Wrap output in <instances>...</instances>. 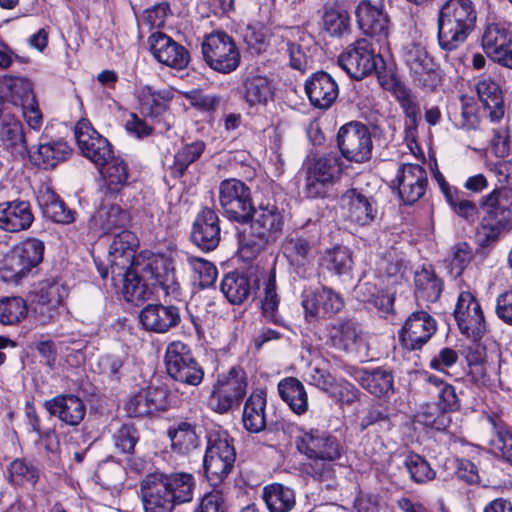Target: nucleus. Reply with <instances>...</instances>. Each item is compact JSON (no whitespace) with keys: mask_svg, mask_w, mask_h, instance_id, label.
<instances>
[{"mask_svg":"<svg viewBox=\"0 0 512 512\" xmlns=\"http://www.w3.org/2000/svg\"><path fill=\"white\" fill-rule=\"evenodd\" d=\"M337 143L341 157L348 161L363 163L371 157L373 147L371 134L364 124L350 122L343 125L338 131Z\"/></svg>","mask_w":512,"mask_h":512,"instance_id":"ddd939ff","label":"nucleus"},{"mask_svg":"<svg viewBox=\"0 0 512 512\" xmlns=\"http://www.w3.org/2000/svg\"><path fill=\"white\" fill-rule=\"evenodd\" d=\"M137 246L138 239L133 232L123 229L115 233L109 247L112 274L116 273V269H126L129 266L135 257V248Z\"/></svg>","mask_w":512,"mask_h":512,"instance_id":"f704fd0d","label":"nucleus"},{"mask_svg":"<svg viewBox=\"0 0 512 512\" xmlns=\"http://www.w3.org/2000/svg\"><path fill=\"white\" fill-rule=\"evenodd\" d=\"M382 61L367 38L351 43L338 57L339 65L355 79H363L370 75Z\"/></svg>","mask_w":512,"mask_h":512,"instance_id":"f8f14e48","label":"nucleus"},{"mask_svg":"<svg viewBox=\"0 0 512 512\" xmlns=\"http://www.w3.org/2000/svg\"><path fill=\"white\" fill-rule=\"evenodd\" d=\"M191 239L203 251H212L219 245L221 229L219 217L214 210L204 208L197 215L193 223Z\"/></svg>","mask_w":512,"mask_h":512,"instance_id":"5701e85b","label":"nucleus"},{"mask_svg":"<svg viewBox=\"0 0 512 512\" xmlns=\"http://www.w3.org/2000/svg\"><path fill=\"white\" fill-rule=\"evenodd\" d=\"M131 271H137V274L145 281H151V285L159 287L164 291L166 295H173L177 297L179 295V284L174 279H166L161 281L158 279L152 262L148 259L144 260L142 256L134 257L128 266Z\"/></svg>","mask_w":512,"mask_h":512,"instance_id":"09e8293b","label":"nucleus"},{"mask_svg":"<svg viewBox=\"0 0 512 512\" xmlns=\"http://www.w3.org/2000/svg\"><path fill=\"white\" fill-rule=\"evenodd\" d=\"M272 95L271 84L267 77L251 75L244 82V97L250 105L266 103Z\"/></svg>","mask_w":512,"mask_h":512,"instance_id":"bf43d9fd","label":"nucleus"},{"mask_svg":"<svg viewBox=\"0 0 512 512\" xmlns=\"http://www.w3.org/2000/svg\"><path fill=\"white\" fill-rule=\"evenodd\" d=\"M202 54L209 67L220 73H230L240 64L236 43L225 32L207 35L202 42Z\"/></svg>","mask_w":512,"mask_h":512,"instance_id":"6e6552de","label":"nucleus"},{"mask_svg":"<svg viewBox=\"0 0 512 512\" xmlns=\"http://www.w3.org/2000/svg\"><path fill=\"white\" fill-rule=\"evenodd\" d=\"M266 393L257 390L251 393L244 404L242 422L250 433H259L266 427Z\"/></svg>","mask_w":512,"mask_h":512,"instance_id":"ea45409f","label":"nucleus"},{"mask_svg":"<svg viewBox=\"0 0 512 512\" xmlns=\"http://www.w3.org/2000/svg\"><path fill=\"white\" fill-rule=\"evenodd\" d=\"M39 478L38 469L24 459H15L8 468V479L14 485L32 484Z\"/></svg>","mask_w":512,"mask_h":512,"instance_id":"0e129e2a","label":"nucleus"},{"mask_svg":"<svg viewBox=\"0 0 512 512\" xmlns=\"http://www.w3.org/2000/svg\"><path fill=\"white\" fill-rule=\"evenodd\" d=\"M44 243L31 238L11 249L0 261V273L5 282L18 283L43 259Z\"/></svg>","mask_w":512,"mask_h":512,"instance_id":"39448f33","label":"nucleus"},{"mask_svg":"<svg viewBox=\"0 0 512 512\" xmlns=\"http://www.w3.org/2000/svg\"><path fill=\"white\" fill-rule=\"evenodd\" d=\"M44 406L51 416L70 426H78L86 414L83 400L72 394L58 395L47 400Z\"/></svg>","mask_w":512,"mask_h":512,"instance_id":"cd10ccee","label":"nucleus"},{"mask_svg":"<svg viewBox=\"0 0 512 512\" xmlns=\"http://www.w3.org/2000/svg\"><path fill=\"white\" fill-rule=\"evenodd\" d=\"M355 379L369 393L376 397H385L393 393V376L391 372L376 368L373 370H358Z\"/></svg>","mask_w":512,"mask_h":512,"instance_id":"a19ab883","label":"nucleus"},{"mask_svg":"<svg viewBox=\"0 0 512 512\" xmlns=\"http://www.w3.org/2000/svg\"><path fill=\"white\" fill-rule=\"evenodd\" d=\"M28 307L21 297H6L0 299V323L15 325L26 318Z\"/></svg>","mask_w":512,"mask_h":512,"instance_id":"052dcab7","label":"nucleus"},{"mask_svg":"<svg viewBox=\"0 0 512 512\" xmlns=\"http://www.w3.org/2000/svg\"><path fill=\"white\" fill-rule=\"evenodd\" d=\"M481 439L495 455L512 464V434L502 421L488 416Z\"/></svg>","mask_w":512,"mask_h":512,"instance_id":"c85d7f7f","label":"nucleus"},{"mask_svg":"<svg viewBox=\"0 0 512 512\" xmlns=\"http://www.w3.org/2000/svg\"><path fill=\"white\" fill-rule=\"evenodd\" d=\"M218 190L224 215L232 221L248 223L254 210L250 188L243 181L230 178L223 180Z\"/></svg>","mask_w":512,"mask_h":512,"instance_id":"0eeeda50","label":"nucleus"},{"mask_svg":"<svg viewBox=\"0 0 512 512\" xmlns=\"http://www.w3.org/2000/svg\"><path fill=\"white\" fill-rule=\"evenodd\" d=\"M472 259V248L466 242L451 247L447 258V268L453 277H459Z\"/></svg>","mask_w":512,"mask_h":512,"instance_id":"69168bd1","label":"nucleus"},{"mask_svg":"<svg viewBox=\"0 0 512 512\" xmlns=\"http://www.w3.org/2000/svg\"><path fill=\"white\" fill-rule=\"evenodd\" d=\"M399 197L405 204H413L424 194L428 184L427 172L419 164L404 163L394 180Z\"/></svg>","mask_w":512,"mask_h":512,"instance_id":"a211bd4d","label":"nucleus"},{"mask_svg":"<svg viewBox=\"0 0 512 512\" xmlns=\"http://www.w3.org/2000/svg\"><path fill=\"white\" fill-rule=\"evenodd\" d=\"M281 398L289 405L291 410L302 415L308 408V397L303 384L294 377L283 379L278 384Z\"/></svg>","mask_w":512,"mask_h":512,"instance_id":"49530a36","label":"nucleus"},{"mask_svg":"<svg viewBox=\"0 0 512 512\" xmlns=\"http://www.w3.org/2000/svg\"><path fill=\"white\" fill-rule=\"evenodd\" d=\"M43 214L56 223L68 224L74 221L73 212L59 197L50 191H44L39 197Z\"/></svg>","mask_w":512,"mask_h":512,"instance_id":"3c124183","label":"nucleus"},{"mask_svg":"<svg viewBox=\"0 0 512 512\" xmlns=\"http://www.w3.org/2000/svg\"><path fill=\"white\" fill-rule=\"evenodd\" d=\"M295 445L308 460L303 464L306 475L320 482L334 478V464L345 454L344 445L335 435L319 428H299Z\"/></svg>","mask_w":512,"mask_h":512,"instance_id":"f257e3e1","label":"nucleus"},{"mask_svg":"<svg viewBox=\"0 0 512 512\" xmlns=\"http://www.w3.org/2000/svg\"><path fill=\"white\" fill-rule=\"evenodd\" d=\"M246 392V373L240 368L233 367L227 376L220 379L214 386L208 405L219 414L227 413L239 407Z\"/></svg>","mask_w":512,"mask_h":512,"instance_id":"9b49d317","label":"nucleus"},{"mask_svg":"<svg viewBox=\"0 0 512 512\" xmlns=\"http://www.w3.org/2000/svg\"><path fill=\"white\" fill-rule=\"evenodd\" d=\"M205 148L206 144L201 140L182 146L174 156L172 173L176 177H182L187 168L201 157Z\"/></svg>","mask_w":512,"mask_h":512,"instance_id":"13d9d810","label":"nucleus"},{"mask_svg":"<svg viewBox=\"0 0 512 512\" xmlns=\"http://www.w3.org/2000/svg\"><path fill=\"white\" fill-rule=\"evenodd\" d=\"M251 235L262 244L275 242L282 234L284 216L274 204H260L251 213Z\"/></svg>","mask_w":512,"mask_h":512,"instance_id":"2eb2a0df","label":"nucleus"},{"mask_svg":"<svg viewBox=\"0 0 512 512\" xmlns=\"http://www.w3.org/2000/svg\"><path fill=\"white\" fill-rule=\"evenodd\" d=\"M322 20L324 30L333 37H341L350 31L349 13L338 5L326 6Z\"/></svg>","mask_w":512,"mask_h":512,"instance_id":"603ef678","label":"nucleus"},{"mask_svg":"<svg viewBox=\"0 0 512 512\" xmlns=\"http://www.w3.org/2000/svg\"><path fill=\"white\" fill-rule=\"evenodd\" d=\"M403 59L414 85L428 91H434L440 85L442 76L439 66L423 46L414 43L407 45L403 50Z\"/></svg>","mask_w":512,"mask_h":512,"instance_id":"1a4fd4ad","label":"nucleus"},{"mask_svg":"<svg viewBox=\"0 0 512 512\" xmlns=\"http://www.w3.org/2000/svg\"><path fill=\"white\" fill-rule=\"evenodd\" d=\"M165 365L169 376L192 386L199 385L204 372L193 357L189 346L181 341L171 342L165 352Z\"/></svg>","mask_w":512,"mask_h":512,"instance_id":"9d476101","label":"nucleus"},{"mask_svg":"<svg viewBox=\"0 0 512 512\" xmlns=\"http://www.w3.org/2000/svg\"><path fill=\"white\" fill-rule=\"evenodd\" d=\"M129 223V215L120 206L103 204L90 219V227L102 234L123 230Z\"/></svg>","mask_w":512,"mask_h":512,"instance_id":"4c0bfd02","label":"nucleus"},{"mask_svg":"<svg viewBox=\"0 0 512 512\" xmlns=\"http://www.w3.org/2000/svg\"><path fill=\"white\" fill-rule=\"evenodd\" d=\"M282 253L298 274L305 272V267L312 261V246L308 239L297 234L285 237L281 245Z\"/></svg>","mask_w":512,"mask_h":512,"instance_id":"e433bc0d","label":"nucleus"},{"mask_svg":"<svg viewBox=\"0 0 512 512\" xmlns=\"http://www.w3.org/2000/svg\"><path fill=\"white\" fill-rule=\"evenodd\" d=\"M195 479L190 473L147 476L141 482L144 512H172L176 505L191 502Z\"/></svg>","mask_w":512,"mask_h":512,"instance_id":"f03ea898","label":"nucleus"},{"mask_svg":"<svg viewBox=\"0 0 512 512\" xmlns=\"http://www.w3.org/2000/svg\"><path fill=\"white\" fill-rule=\"evenodd\" d=\"M437 331L436 320L426 311H415L406 319L399 337L410 350L423 347Z\"/></svg>","mask_w":512,"mask_h":512,"instance_id":"f3484780","label":"nucleus"},{"mask_svg":"<svg viewBox=\"0 0 512 512\" xmlns=\"http://www.w3.org/2000/svg\"><path fill=\"white\" fill-rule=\"evenodd\" d=\"M305 92L311 105L319 109H328L337 99L339 88L331 75L319 71L306 80Z\"/></svg>","mask_w":512,"mask_h":512,"instance_id":"393cba45","label":"nucleus"},{"mask_svg":"<svg viewBox=\"0 0 512 512\" xmlns=\"http://www.w3.org/2000/svg\"><path fill=\"white\" fill-rule=\"evenodd\" d=\"M173 98L174 90L169 87L155 90L151 86H144L138 92L141 113L153 119H158L167 112Z\"/></svg>","mask_w":512,"mask_h":512,"instance_id":"72a5a7b5","label":"nucleus"},{"mask_svg":"<svg viewBox=\"0 0 512 512\" xmlns=\"http://www.w3.org/2000/svg\"><path fill=\"white\" fill-rule=\"evenodd\" d=\"M359 28L371 37H377L378 41L385 40L388 36V18L382 7L374 5L369 0L361 1L355 11Z\"/></svg>","mask_w":512,"mask_h":512,"instance_id":"a878e982","label":"nucleus"},{"mask_svg":"<svg viewBox=\"0 0 512 512\" xmlns=\"http://www.w3.org/2000/svg\"><path fill=\"white\" fill-rule=\"evenodd\" d=\"M167 435L171 441L172 450L181 455H188L199 445L195 426L187 421H180L170 426Z\"/></svg>","mask_w":512,"mask_h":512,"instance_id":"37998d69","label":"nucleus"},{"mask_svg":"<svg viewBox=\"0 0 512 512\" xmlns=\"http://www.w3.org/2000/svg\"><path fill=\"white\" fill-rule=\"evenodd\" d=\"M257 285L256 279L239 272L228 273L221 281V291L232 304H242L253 293Z\"/></svg>","mask_w":512,"mask_h":512,"instance_id":"58836bf2","label":"nucleus"},{"mask_svg":"<svg viewBox=\"0 0 512 512\" xmlns=\"http://www.w3.org/2000/svg\"><path fill=\"white\" fill-rule=\"evenodd\" d=\"M341 205L346 217L361 226L372 223L377 215L375 199L356 188L349 189L342 195Z\"/></svg>","mask_w":512,"mask_h":512,"instance_id":"412c9836","label":"nucleus"},{"mask_svg":"<svg viewBox=\"0 0 512 512\" xmlns=\"http://www.w3.org/2000/svg\"><path fill=\"white\" fill-rule=\"evenodd\" d=\"M329 337L334 347L343 351L357 352L363 344L361 329L353 320H339L329 329Z\"/></svg>","mask_w":512,"mask_h":512,"instance_id":"c9c22d12","label":"nucleus"},{"mask_svg":"<svg viewBox=\"0 0 512 512\" xmlns=\"http://www.w3.org/2000/svg\"><path fill=\"white\" fill-rule=\"evenodd\" d=\"M302 306L306 316H327L339 312L344 302L342 297L328 288L305 291L302 296Z\"/></svg>","mask_w":512,"mask_h":512,"instance_id":"bb28decb","label":"nucleus"},{"mask_svg":"<svg viewBox=\"0 0 512 512\" xmlns=\"http://www.w3.org/2000/svg\"><path fill=\"white\" fill-rule=\"evenodd\" d=\"M454 316L459 329L467 336H480L486 331L481 306L470 292L459 294Z\"/></svg>","mask_w":512,"mask_h":512,"instance_id":"6ab92c4d","label":"nucleus"},{"mask_svg":"<svg viewBox=\"0 0 512 512\" xmlns=\"http://www.w3.org/2000/svg\"><path fill=\"white\" fill-rule=\"evenodd\" d=\"M71 151L69 145L64 141L43 143L31 154V159L35 165L49 169L66 160L71 155Z\"/></svg>","mask_w":512,"mask_h":512,"instance_id":"c03bdc74","label":"nucleus"},{"mask_svg":"<svg viewBox=\"0 0 512 512\" xmlns=\"http://www.w3.org/2000/svg\"><path fill=\"white\" fill-rule=\"evenodd\" d=\"M477 12L471 0H447L439 10L438 42L446 51L456 50L475 28Z\"/></svg>","mask_w":512,"mask_h":512,"instance_id":"7ed1b4c3","label":"nucleus"},{"mask_svg":"<svg viewBox=\"0 0 512 512\" xmlns=\"http://www.w3.org/2000/svg\"><path fill=\"white\" fill-rule=\"evenodd\" d=\"M168 405V392L164 387H147L131 396L125 403L130 417H142L165 410Z\"/></svg>","mask_w":512,"mask_h":512,"instance_id":"4be33fe9","label":"nucleus"},{"mask_svg":"<svg viewBox=\"0 0 512 512\" xmlns=\"http://www.w3.org/2000/svg\"><path fill=\"white\" fill-rule=\"evenodd\" d=\"M34 221L28 201L14 200L0 203V229L20 232L28 229Z\"/></svg>","mask_w":512,"mask_h":512,"instance_id":"c756f323","label":"nucleus"},{"mask_svg":"<svg viewBox=\"0 0 512 512\" xmlns=\"http://www.w3.org/2000/svg\"><path fill=\"white\" fill-rule=\"evenodd\" d=\"M206 452L229 460H236L234 439L227 431L222 429L213 430L209 433Z\"/></svg>","mask_w":512,"mask_h":512,"instance_id":"680f3d73","label":"nucleus"},{"mask_svg":"<svg viewBox=\"0 0 512 512\" xmlns=\"http://www.w3.org/2000/svg\"><path fill=\"white\" fill-rule=\"evenodd\" d=\"M481 46L493 62L512 69V30L501 24L487 25L481 38Z\"/></svg>","mask_w":512,"mask_h":512,"instance_id":"dca6fc26","label":"nucleus"},{"mask_svg":"<svg viewBox=\"0 0 512 512\" xmlns=\"http://www.w3.org/2000/svg\"><path fill=\"white\" fill-rule=\"evenodd\" d=\"M393 94L406 117V133L413 136L421 119L420 105L417 97L410 88L401 83L395 85Z\"/></svg>","mask_w":512,"mask_h":512,"instance_id":"79ce46f5","label":"nucleus"},{"mask_svg":"<svg viewBox=\"0 0 512 512\" xmlns=\"http://www.w3.org/2000/svg\"><path fill=\"white\" fill-rule=\"evenodd\" d=\"M189 267L194 273V279L198 280L202 288L210 287L217 278V268L205 259L189 256L187 258Z\"/></svg>","mask_w":512,"mask_h":512,"instance_id":"774afa93","label":"nucleus"},{"mask_svg":"<svg viewBox=\"0 0 512 512\" xmlns=\"http://www.w3.org/2000/svg\"><path fill=\"white\" fill-rule=\"evenodd\" d=\"M149 42L153 56L160 63L176 69H183L188 65V51L169 36L161 32L153 33Z\"/></svg>","mask_w":512,"mask_h":512,"instance_id":"b1692460","label":"nucleus"},{"mask_svg":"<svg viewBox=\"0 0 512 512\" xmlns=\"http://www.w3.org/2000/svg\"><path fill=\"white\" fill-rule=\"evenodd\" d=\"M404 465L411 480L415 483L424 484L432 481L436 477V472L431 468L429 462L418 454L406 456Z\"/></svg>","mask_w":512,"mask_h":512,"instance_id":"e2e57ef3","label":"nucleus"},{"mask_svg":"<svg viewBox=\"0 0 512 512\" xmlns=\"http://www.w3.org/2000/svg\"><path fill=\"white\" fill-rule=\"evenodd\" d=\"M343 165L341 155L334 151L313 159L307 168L305 179L307 197H323L327 187L339 180Z\"/></svg>","mask_w":512,"mask_h":512,"instance_id":"423d86ee","label":"nucleus"},{"mask_svg":"<svg viewBox=\"0 0 512 512\" xmlns=\"http://www.w3.org/2000/svg\"><path fill=\"white\" fill-rule=\"evenodd\" d=\"M414 281L417 300L434 303L440 298L443 283L433 271L422 269L416 272Z\"/></svg>","mask_w":512,"mask_h":512,"instance_id":"8fccbe9b","label":"nucleus"},{"mask_svg":"<svg viewBox=\"0 0 512 512\" xmlns=\"http://www.w3.org/2000/svg\"><path fill=\"white\" fill-rule=\"evenodd\" d=\"M104 170L101 171L107 188L111 192H119L128 183L129 173L125 161L120 157L111 158L105 163Z\"/></svg>","mask_w":512,"mask_h":512,"instance_id":"864d4df0","label":"nucleus"},{"mask_svg":"<svg viewBox=\"0 0 512 512\" xmlns=\"http://www.w3.org/2000/svg\"><path fill=\"white\" fill-rule=\"evenodd\" d=\"M0 92L15 106H22L35 98L32 83L24 77L3 76L0 78Z\"/></svg>","mask_w":512,"mask_h":512,"instance_id":"a18cd8bd","label":"nucleus"},{"mask_svg":"<svg viewBox=\"0 0 512 512\" xmlns=\"http://www.w3.org/2000/svg\"><path fill=\"white\" fill-rule=\"evenodd\" d=\"M123 274V294L126 301L133 304L148 300L152 294L148 285L145 283L137 271H131L128 267Z\"/></svg>","mask_w":512,"mask_h":512,"instance_id":"4d7b16f0","label":"nucleus"},{"mask_svg":"<svg viewBox=\"0 0 512 512\" xmlns=\"http://www.w3.org/2000/svg\"><path fill=\"white\" fill-rule=\"evenodd\" d=\"M430 383H432L437 389L438 394V408L442 412V414L437 417H433L431 414L423 412L419 415V417L423 418V422L427 426H431L437 430H440L444 427V413L456 411L460 408V400L456 393V389L454 386L444 382L438 378H429Z\"/></svg>","mask_w":512,"mask_h":512,"instance_id":"7c9ffc66","label":"nucleus"},{"mask_svg":"<svg viewBox=\"0 0 512 512\" xmlns=\"http://www.w3.org/2000/svg\"><path fill=\"white\" fill-rule=\"evenodd\" d=\"M0 142L12 155L24 157L29 152L23 124L10 113L1 117Z\"/></svg>","mask_w":512,"mask_h":512,"instance_id":"2f4dec72","label":"nucleus"},{"mask_svg":"<svg viewBox=\"0 0 512 512\" xmlns=\"http://www.w3.org/2000/svg\"><path fill=\"white\" fill-rule=\"evenodd\" d=\"M146 331L164 334L181 322L180 309L175 305L148 304L139 315Z\"/></svg>","mask_w":512,"mask_h":512,"instance_id":"aec40b11","label":"nucleus"},{"mask_svg":"<svg viewBox=\"0 0 512 512\" xmlns=\"http://www.w3.org/2000/svg\"><path fill=\"white\" fill-rule=\"evenodd\" d=\"M74 134L82 155L98 168L104 167L113 154L110 142L99 134L87 119L77 122Z\"/></svg>","mask_w":512,"mask_h":512,"instance_id":"4468645a","label":"nucleus"},{"mask_svg":"<svg viewBox=\"0 0 512 512\" xmlns=\"http://www.w3.org/2000/svg\"><path fill=\"white\" fill-rule=\"evenodd\" d=\"M375 287L370 283H363L358 286V293L363 295L362 301L373 304L383 314H391L394 311V295L389 292H372Z\"/></svg>","mask_w":512,"mask_h":512,"instance_id":"338daca9","label":"nucleus"},{"mask_svg":"<svg viewBox=\"0 0 512 512\" xmlns=\"http://www.w3.org/2000/svg\"><path fill=\"white\" fill-rule=\"evenodd\" d=\"M483 215L476 230V241L480 247L496 242L500 235L510 229L511 209L509 194L503 189H494L480 199Z\"/></svg>","mask_w":512,"mask_h":512,"instance_id":"20e7f679","label":"nucleus"},{"mask_svg":"<svg viewBox=\"0 0 512 512\" xmlns=\"http://www.w3.org/2000/svg\"><path fill=\"white\" fill-rule=\"evenodd\" d=\"M279 303L280 298L276 289L275 271L272 270L264 282L261 307L264 317L275 324H282V318L278 314Z\"/></svg>","mask_w":512,"mask_h":512,"instance_id":"6e6d98bb","label":"nucleus"},{"mask_svg":"<svg viewBox=\"0 0 512 512\" xmlns=\"http://www.w3.org/2000/svg\"><path fill=\"white\" fill-rule=\"evenodd\" d=\"M262 498L270 512H289L295 506L294 491L278 483L264 487Z\"/></svg>","mask_w":512,"mask_h":512,"instance_id":"de8ad7c7","label":"nucleus"},{"mask_svg":"<svg viewBox=\"0 0 512 512\" xmlns=\"http://www.w3.org/2000/svg\"><path fill=\"white\" fill-rule=\"evenodd\" d=\"M475 88L479 100L488 111L491 123L502 120L505 110L503 94L499 84L490 77H485L477 81Z\"/></svg>","mask_w":512,"mask_h":512,"instance_id":"473e14b6","label":"nucleus"},{"mask_svg":"<svg viewBox=\"0 0 512 512\" xmlns=\"http://www.w3.org/2000/svg\"><path fill=\"white\" fill-rule=\"evenodd\" d=\"M235 460L206 452L204 457L205 475L211 486H218L228 477Z\"/></svg>","mask_w":512,"mask_h":512,"instance_id":"5fc2aeb1","label":"nucleus"}]
</instances>
